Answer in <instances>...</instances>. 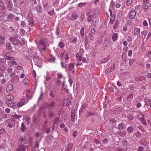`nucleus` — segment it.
Here are the masks:
<instances>
[{"label": "nucleus", "mask_w": 151, "mask_h": 151, "mask_svg": "<svg viewBox=\"0 0 151 151\" xmlns=\"http://www.w3.org/2000/svg\"><path fill=\"white\" fill-rule=\"evenodd\" d=\"M10 41L15 45H17L20 43V40L15 37H10Z\"/></svg>", "instance_id": "obj_1"}, {"label": "nucleus", "mask_w": 151, "mask_h": 151, "mask_svg": "<svg viewBox=\"0 0 151 151\" xmlns=\"http://www.w3.org/2000/svg\"><path fill=\"white\" fill-rule=\"evenodd\" d=\"M14 17V16L12 14H9L8 16H5L4 17V19L5 20L8 21L13 19Z\"/></svg>", "instance_id": "obj_2"}, {"label": "nucleus", "mask_w": 151, "mask_h": 151, "mask_svg": "<svg viewBox=\"0 0 151 151\" xmlns=\"http://www.w3.org/2000/svg\"><path fill=\"white\" fill-rule=\"evenodd\" d=\"M115 68V63H114L113 65V66L111 67L110 68H107L105 70V73L106 74L109 73L112 71Z\"/></svg>", "instance_id": "obj_3"}, {"label": "nucleus", "mask_w": 151, "mask_h": 151, "mask_svg": "<svg viewBox=\"0 0 151 151\" xmlns=\"http://www.w3.org/2000/svg\"><path fill=\"white\" fill-rule=\"evenodd\" d=\"M136 15V12L134 10H132L129 13V18L132 19L134 18Z\"/></svg>", "instance_id": "obj_4"}, {"label": "nucleus", "mask_w": 151, "mask_h": 151, "mask_svg": "<svg viewBox=\"0 0 151 151\" xmlns=\"http://www.w3.org/2000/svg\"><path fill=\"white\" fill-rule=\"evenodd\" d=\"M13 89V87L11 85H9L6 88V91L8 93H10Z\"/></svg>", "instance_id": "obj_5"}, {"label": "nucleus", "mask_w": 151, "mask_h": 151, "mask_svg": "<svg viewBox=\"0 0 151 151\" xmlns=\"http://www.w3.org/2000/svg\"><path fill=\"white\" fill-rule=\"evenodd\" d=\"M12 54L11 52H8L6 54V59L9 60H13L14 58L11 56Z\"/></svg>", "instance_id": "obj_6"}, {"label": "nucleus", "mask_w": 151, "mask_h": 151, "mask_svg": "<svg viewBox=\"0 0 151 151\" xmlns=\"http://www.w3.org/2000/svg\"><path fill=\"white\" fill-rule=\"evenodd\" d=\"M99 22V18L98 17H95L93 19V24L94 26L98 24Z\"/></svg>", "instance_id": "obj_7"}, {"label": "nucleus", "mask_w": 151, "mask_h": 151, "mask_svg": "<svg viewBox=\"0 0 151 151\" xmlns=\"http://www.w3.org/2000/svg\"><path fill=\"white\" fill-rule=\"evenodd\" d=\"M7 64L9 66H13L14 65H16L17 63L14 61H9L7 62Z\"/></svg>", "instance_id": "obj_8"}, {"label": "nucleus", "mask_w": 151, "mask_h": 151, "mask_svg": "<svg viewBox=\"0 0 151 151\" xmlns=\"http://www.w3.org/2000/svg\"><path fill=\"white\" fill-rule=\"evenodd\" d=\"M109 11L110 12V14L111 16V18L110 20V23L111 24H112L114 21V19L115 18L114 16L112 15V13L111 12V11L110 9H109Z\"/></svg>", "instance_id": "obj_9"}, {"label": "nucleus", "mask_w": 151, "mask_h": 151, "mask_svg": "<svg viewBox=\"0 0 151 151\" xmlns=\"http://www.w3.org/2000/svg\"><path fill=\"white\" fill-rule=\"evenodd\" d=\"M140 32V30L139 28L135 27L134 30V34L136 35L139 34Z\"/></svg>", "instance_id": "obj_10"}, {"label": "nucleus", "mask_w": 151, "mask_h": 151, "mask_svg": "<svg viewBox=\"0 0 151 151\" xmlns=\"http://www.w3.org/2000/svg\"><path fill=\"white\" fill-rule=\"evenodd\" d=\"M127 134V132L126 131H120L118 132V134L122 137L125 136Z\"/></svg>", "instance_id": "obj_11"}, {"label": "nucleus", "mask_w": 151, "mask_h": 151, "mask_svg": "<svg viewBox=\"0 0 151 151\" xmlns=\"http://www.w3.org/2000/svg\"><path fill=\"white\" fill-rule=\"evenodd\" d=\"M19 147V148L17 149V151H25V148L23 145H20Z\"/></svg>", "instance_id": "obj_12"}, {"label": "nucleus", "mask_w": 151, "mask_h": 151, "mask_svg": "<svg viewBox=\"0 0 151 151\" xmlns=\"http://www.w3.org/2000/svg\"><path fill=\"white\" fill-rule=\"evenodd\" d=\"M118 34L116 33H114L112 36V40L114 42L116 41L117 39Z\"/></svg>", "instance_id": "obj_13"}, {"label": "nucleus", "mask_w": 151, "mask_h": 151, "mask_svg": "<svg viewBox=\"0 0 151 151\" xmlns=\"http://www.w3.org/2000/svg\"><path fill=\"white\" fill-rule=\"evenodd\" d=\"M5 37L4 36L0 35V44H2L5 42Z\"/></svg>", "instance_id": "obj_14"}, {"label": "nucleus", "mask_w": 151, "mask_h": 151, "mask_svg": "<svg viewBox=\"0 0 151 151\" xmlns=\"http://www.w3.org/2000/svg\"><path fill=\"white\" fill-rule=\"evenodd\" d=\"M144 100L145 104L147 105H149L151 104V99H144Z\"/></svg>", "instance_id": "obj_15"}, {"label": "nucleus", "mask_w": 151, "mask_h": 151, "mask_svg": "<svg viewBox=\"0 0 151 151\" xmlns=\"http://www.w3.org/2000/svg\"><path fill=\"white\" fill-rule=\"evenodd\" d=\"M84 52V50L82 49H81L79 50V52L76 55V57H78L79 56L82 55Z\"/></svg>", "instance_id": "obj_16"}, {"label": "nucleus", "mask_w": 151, "mask_h": 151, "mask_svg": "<svg viewBox=\"0 0 151 151\" xmlns=\"http://www.w3.org/2000/svg\"><path fill=\"white\" fill-rule=\"evenodd\" d=\"M73 144L72 143H69L67 147V149L65 151H69L72 147Z\"/></svg>", "instance_id": "obj_17"}, {"label": "nucleus", "mask_w": 151, "mask_h": 151, "mask_svg": "<svg viewBox=\"0 0 151 151\" xmlns=\"http://www.w3.org/2000/svg\"><path fill=\"white\" fill-rule=\"evenodd\" d=\"M91 14V12H88L86 13L87 15L88 16L87 18V20L88 22H90L91 21L92 19V15Z\"/></svg>", "instance_id": "obj_18"}, {"label": "nucleus", "mask_w": 151, "mask_h": 151, "mask_svg": "<svg viewBox=\"0 0 151 151\" xmlns=\"http://www.w3.org/2000/svg\"><path fill=\"white\" fill-rule=\"evenodd\" d=\"M118 127L119 130H122L124 128V125L123 123H120L118 124Z\"/></svg>", "instance_id": "obj_19"}, {"label": "nucleus", "mask_w": 151, "mask_h": 151, "mask_svg": "<svg viewBox=\"0 0 151 151\" xmlns=\"http://www.w3.org/2000/svg\"><path fill=\"white\" fill-rule=\"evenodd\" d=\"M63 77V75L61 73L58 72L57 73V79H59L62 78Z\"/></svg>", "instance_id": "obj_20"}, {"label": "nucleus", "mask_w": 151, "mask_h": 151, "mask_svg": "<svg viewBox=\"0 0 151 151\" xmlns=\"http://www.w3.org/2000/svg\"><path fill=\"white\" fill-rule=\"evenodd\" d=\"M8 6L7 8L8 9L9 11H11L13 7V4L12 3L7 4Z\"/></svg>", "instance_id": "obj_21"}, {"label": "nucleus", "mask_w": 151, "mask_h": 151, "mask_svg": "<svg viewBox=\"0 0 151 151\" xmlns=\"http://www.w3.org/2000/svg\"><path fill=\"white\" fill-rule=\"evenodd\" d=\"M12 117H13L14 118H16V119H20L22 118V116L20 115H17V114H15V115H12Z\"/></svg>", "instance_id": "obj_22"}, {"label": "nucleus", "mask_w": 151, "mask_h": 151, "mask_svg": "<svg viewBox=\"0 0 151 151\" xmlns=\"http://www.w3.org/2000/svg\"><path fill=\"white\" fill-rule=\"evenodd\" d=\"M55 105V102L54 101H52L47 106L48 108H52Z\"/></svg>", "instance_id": "obj_23"}, {"label": "nucleus", "mask_w": 151, "mask_h": 151, "mask_svg": "<svg viewBox=\"0 0 151 151\" xmlns=\"http://www.w3.org/2000/svg\"><path fill=\"white\" fill-rule=\"evenodd\" d=\"M127 130L128 132L131 133L133 130V128L132 126H129L127 129Z\"/></svg>", "instance_id": "obj_24"}, {"label": "nucleus", "mask_w": 151, "mask_h": 151, "mask_svg": "<svg viewBox=\"0 0 151 151\" xmlns=\"http://www.w3.org/2000/svg\"><path fill=\"white\" fill-rule=\"evenodd\" d=\"M6 98L9 101L13 100L14 99L13 96L11 95H9L7 96Z\"/></svg>", "instance_id": "obj_25"}, {"label": "nucleus", "mask_w": 151, "mask_h": 151, "mask_svg": "<svg viewBox=\"0 0 151 151\" xmlns=\"http://www.w3.org/2000/svg\"><path fill=\"white\" fill-rule=\"evenodd\" d=\"M86 4V3L85 2L84 3H80L78 4V6L80 7H82L85 6Z\"/></svg>", "instance_id": "obj_26"}, {"label": "nucleus", "mask_w": 151, "mask_h": 151, "mask_svg": "<svg viewBox=\"0 0 151 151\" xmlns=\"http://www.w3.org/2000/svg\"><path fill=\"white\" fill-rule=\"evenodd\" d=\"M74 68V65L72 63H71L69 65V68L70 70H72Z\"/></svg>", "instance_id": "obj_27"}, {"label": "nucleus", "mask_w": 151, "mask_h": 151, "mask_svg": "<svg viewBox=\"0 0 151 151\" xmlns=\"http://www.w3.org/2000/svg\"><path fill=\"white\" fill-rule=\"evenodd\" d=\"M6 69L4 65H0V70L2 71H4Z\"/></svg>", "instance_id": "obj_28"}, {"label": "nucleus", "mask_w": 151, "mask_h": 151, "mask_svg": "<svg viewBox=\"0 0 151 151\" xmlns=\"http://www.w3.org/2000/svg\"><path fill=\"white\" fill-rule=\"evenodd\" d=\"M71 40H72V42L73 43H76V40L77 38L76 37H73L71 38Z\"/></svg>", "instance_id": "obj_29"}, {"label": "nucleus", "mask_w": 151, "mask_h": 151, "mask_svg": "<svg viewBox=\"0 0 151 151\" xmlns=\"http://www.w3.org/2000/svg\"><path fill=\"white\" fill-rule=\"evenodd\" d=\"M25 128V126L23 123H22L21 124V129H22V132H24Z\"/></svg>", "instance_id": "obj_30"}, {"label": "nucleus", "mask_w": 151, "mask_h": 151, "mask_svg": "<svg viewBox=\"0 0 151 151\" xmlns=\"http://www.w3.org/2000/svg\"><path fill=\"white\" fill-rule=\"evenodd\" d=\"M78 16L76 15L73 14L70 17V19H76L77 18Z\"/></svg>", "instance_id": "obj_31"}, {"label": "nucleus", "mask_w": 151, "mask_h": 151, "mask_svg": "<svg viewBox=\"0 0 151 151\" xmlns=\"http://www.w3.org/2000/svg\"><path fill=\"white\" fill-rule=\"evenodd\" d=\"M7 103L8 104V106L10 107L13 108L15 106L14 104L13 103H8V102H7Z\"/></svg>", "instance_id": "obj_32"}, {"label": "nucleus", "mask_w": 151, "mask_h": 151, "mask_svg": "<svg viewBox=\"0 0 151 151\" xmlns=\"http://www.w3.org/2000/svg\"><path fill=\"white\" fill-rule=\"evenodd\" d=\"M28 24L30 26H33L34 22L33 20L31 19L29 20Z\"/></svg>", "instance_id": "obj_33"}, {"label": "nucleus", "mask_w": 151, "mask_h": 151, "mask_svg": "<svg viewBox=\"0 0 151 151\" xmlns=\"http://www.w3.org/2000/svg\"><path fill=\"white\" fill-rule=\"evenodd\" d=\"M144 9L145 10H146L148 9V4H143Z\"/></svg>", "instance_id": "obj_34"}, {"label": "nucleus", "mask_w": 151, "mask_h": 151, "mask_svg": "<svg viewBox=\"0 0 151 151\" xmlns=\"http://www.w3.org/2000/svg\"><path fill=\"white\" fill-rule=\"evenodd\" d=\"M64 46V44L63 42H60L58 44V46L60 48H62Z\"/></svg>", "instance_id": "obj_35"}, {"label": "nucleus", "mask_w": 151, "mask_h": 151, "mask_svg": "<svg viewBox=\"0 0 151 151\" xmlns=\"http://www.w3.org/2000/svg\"><path fill=\"white\" fill-rule=\"evenodd\" d=\"M24 104V103L23 102H20L17 104V106L21 107Z\"/></svg>", "instance_id": "obj_36"}, {"label": "nucleus", "mask_w": 151, "mask_h": 151, "mask_svg": "<svg viewBox=\"0 0 151 151\" xmlns=\"http://www.w3.org/2000/svg\"><path fill=\"white\" fill-rule=\"evenodd\" d=\"M132 2V0H127V5L129 6Z\"/></svg>", "instance_id": "obj_37"}, {"label": "nucleus", "mask_w": 151, "mask_h": 151, "mask_svg": "<svg viewBox=\"0 0 151 151\" xmlns=\"http://www.w3.org/2000/svg\"><path fill=\"white\" fill-rule=\"evenodd\" d=\"M64 58L66 62L68 61L69 58V57L68 56V55L67 54H65V56L64 57Z\"/></svg>", "instance_id": "obj_38"}, {"label": "nucleus", "mask_w": 151, "mask_h": 151, "mask_svg": "<svg viewBox=\"0 0 151 151\" xmlns=\"http://www.w3.org/2000/svg\"><path fill=\"white\" fill-rule=\"evenodd\" d=\"M6 61V59L5 58H0V62L1 63H4Z\"/></svg>", "instance_id": "obj_39"}, {"label": "nucleus", "mask_w": 151, "mask_h": 151, "mask_svg": "<svg viewBox=\"0 0 151 151\" xmlns=\"http://www.w3.org/2000/svg\"><path fill=\"white\" fill-rule=\"evenodd\" d=\"M144 148L142 146H140L138 148L137 151H143L144 150Z\"/></svg>", "instance_id": "obj_40"}, {"label": "nucleus", "mask_w": 151, "mask_h": 151, "mask_svg": "<svg viewBox=\"0 0 151 151\" xmlns=\"http://www.w3.org/2000/svg\"><path fill=\"white\" fill-rule=\"evenodd\" d=\"M127 40L128 42H130L132 40V38L131 36H129L127 38Z\"/></svg>", "instance_id": "obj_41"}, {"label": "nucleus", "mask_w": 151, "mask_h": 151, "mask_svg": "<svg viewBox=\"0 0 151 151\" xmlns=\"http://www.w3.org/2000/svg\"><path fill=\"white\" fill-rule=\"evenodd\" d=\"M5 132V129L4 128H1L0 129V135L3 134Z\"/></svg>", "instance_id": "obj_42"}, {"label": "nucleus", "mask_w": 151, "mask_h": 151, "mask_svg": "<svg viewBox=\"0 0 151 151\" xmlns=\"http://www.w3.org/2000/svg\"><path fill=\"white\" fill-rule=\"evenodd\" d=\"M28 83V80L27 79H25L23 81V83L25 84H27Z\"/></svg>", "instance_id": "obj_43"}, {"label": "nucleus", "mask_w": 151, "mask_h": 151, "mask_svg": "<svg viewBox=\"0 0 151 151\" xmlns=\"http://www.w3.org/2000/svg\"><path fill=\"white\" fill-rule=\"evenodd\" d=\"M37 8H38L39 9V10H37V12H39V13H40L41 12V11H40V10L41 9V8H42V7H41V6H37Z\"/></svg>", "instance_id": "obj_44"}, {"label": "nucleus", "mask_w": 151, "mask_h": 151, "mask_svg": "<svg viewBox=\"0 0 151 151\" xmlns=\"http://www.w3.org/2000/svg\"><path fill=\"white\" fill-rule=\"evenodd\" d=\"M129 65L131 66L134 63V61L133 60H131L129 61Z\"/></svg>", "instance_id": "obj_45"}, {"label": "nucleus", "mask_w": 151, "mask_h": 151, "mask_svg": "<svg viewBox=\"0 0 151 151\" xmlns=\"http://www.w3.org/2000/svg\"><path fill=\"white\" fill-rule=\"evenodd\" d=\"M71 118L73 121L75 119V114H74L72 113L71 114Z\"/></svg>", "instance_id": "obj_46"}, {"label": "nucleus", "mask_w": 151, "mask_h": 151, "mask_svg": "<svg viewBox=\"0 0 151 151\" xmlns=\"http://www.w3.org/2000/svg\"><path fill=\"white\" fill-rule=\"evenodd\" d=\"M12 70V69L11 68H9L7 69V72L8 73H11Z\"/></svg>", "instance_id": "obj_47"}, {"label": "nucleus", "mask_w": 151, "mask_h": 151, "mask_svg": "<svg viewBox=\"0 0 151 151\" xmlns=\"http://www.w3.org/2000/svg\"><path fill=\"white\" fill-rule=\"evenodd\" d=\"M128 117L130 120H132L133 119V116L130 114L128 115Z\"/></svg>", "instance_id": "obj_48"}, {"label": "nucleus", "mask_w": 151, "mask_h": 151, "mask_svg": "<svg viewBox=\"0 0 151 151\" xmlns=\"http://www.w3.org/2000/svg\"><path fill=\"white\" fill-rule=\"evenodd\" d=\"M5 111L6 113H9L10 112V109L9 108H6L5 109Z\"/></svg>", "instance_id": "obj_49"}, {"label": "nucleus", "mask_w": 151, "mask_h": 151, "mask_svg": "<svg viewBox=\"0 0 151 151\" xmlns=\"http://www.w3.org/2000/svg\"><path fill=\"white\" fill-rule=\"evenodd\" d=\"M6 46L8 47V49H11V44L9 43H8L6 44Z\"/></svg>", "instance_id": "obj_50"}, {"label": "nucleus", "mask_w": 151, "mask_h": 151, "mask_svg": "<svg viewBox=\"0 0 151 151\" xmlns=\"http://www.w3.org/2000/svg\"><path fill=\"white\" fill-rule=\"evenodd\" d=\"M66 106H68L69 105L70 103V101L69 99H67L66 101Z\"/></svg>", "instance_id": "obj_51"}, {"label": "nucleus", "mask_w": 151, "mask_h": 151, "mask_svg": "<svg viewBox=\"0 0 151 151\" xmlns=\"http://www.w3.org/2000/svg\"><path fill=\"white\" fill-rule=\"evenodd\" d=\"M143 24L145 26H147L148 25V23L146 20H144L143 22Z\"/></svg>", "instance_id": "obj_52"}, {"label": "nucleus", "mask_w": 151, "mask_h": 151, "mask_svg": "<svg viewBox=\"0 0 151 151\" xmlns=\"http://www.w3.org/2000/svg\"><path fill=\"white\" fill-rule=\"evenodd\" d=\"M61 83V81L60 80V79H57V80L56 81V84L58 85H59Z\"/></svg>", "instance_id": "obj_53"}, {"label": "nucleus", "mask_w": 151, "mask_h": 151, "mask_svg": "<svg viewBox=\"0 0 151 151\" xmlns=\"http://www.w3.org/2000/svg\"><path fill=\"white\" fill-rule=\"evenodd\" d=\"M68 81V82L70 84V85L71 86V85L72 84L73 82V81L72 79L70 78L69 79Z\"/></svg>", "instance_id": "obj_54"}, {"label": "nucleus", "mask_w": 151, "mask_h": 151, "mask_svg": "<svg viewBox=\"0 0 151 151\" xmlns=\"http://www.w3.org/2000/svg\"><path fill=\"white\" fill-rule=\"evenodd\" d=\"M132 51L131 50H129L128 51V55L129 56H131L132 54Z\"/></svg>", "instance_id": "obj_55"}, {"label": "nucleus", "mask_w": 151, "mask_h": 151, "mask_svg": "<svg viewBox=\"0 0 151 151\" xmlns=\"http://www.w3.org/2000/svg\"><path fill=\"white\" fill-rule=\"evenodd\" d=\"M121 4L119 3H117L116 4L115 7L116 8H119L121 6Z\"/></svg>", "instance_id": "obj_56"}, {"label": "nucleus", "mask_w": 151, "mask_h": 151, "mask_svg": "<svg viewBox=\"0 0 151 151\" xmlns=\"http://www.w3.org/2000/svg\"><path fill=\"white\" fill-rule=\"evenodd\" d=\"M147 33V32L145 30H144L142 32L141 34L143 35H146Z\"/></svg>", "instance_id": "obj_57"}, {"label": "nucleus", "mask_w": 151, "mask_h": 151, "mask_svg": "<svg viewBox=\"0 0 151 151\" xmlns=\"http://www.w3.org/2000/svg\"><path fill=\"white\" fill-rule=\"evenodd\" d=\"M39 44L41 45H44V43L43 40L40 41L39 42Z\"/></svg>", "instance_id": "obj_58"}, {"label": "nucleus", "mask_w": 151, "mask_h": 151, "mask_svg": "<svg viewBox=\"0 0 151 151\" xmlns=\"http://www.w3.org/2000/svg\"><path fill=\"white\" fill-rule=\"evenodd\" d=\"M77 134V131H75L73 132V135L74 137H75Z\"/></svg>", "instance_id": "obj_59"}, {"label": "nucleus", "mask_w": 151, "mask_h": 151, "mask_svg": "<svg viewBox=\"0 0 151 151\" xmlns=\"http://www.w3.org/2000/svg\"><path fill=\"white\" fill-rule=\"evenodd\" d=\"M59 119L58 118H56L53 121V123H54V124H55L57 122L58 120Z\"/></svg>", "instance_id": "obj_60"}, {"label": "nucleus", "mask_w": 151, "mask_h": 151, "mask_svg": "<svg viewBox=\"0 0 151 151\" xmlns=\"http://www.w3.org/2000/svg\"><path fill=\"white\" fill-rule=\"evenodd\" d=\"M141 104L140 103H138L137 104V106L138 108H139L141 106Z\"/></svg>", "instance_id": "obj_61"}, {"label": "nucleus", "mask_w": 151, "mask_h": 151, "mask_svg": "<svg viewBox=\"0 0 151 151\" xmlns=\"http://www.w3.org/2000/svg\"><path fill=\"white\" fill-rule=\"evenodd\" d=\"M77 57L78 58V60L81 61L82 60V55L79 56H78V57Z\"/></svg>", "instance_id": "obj_62"}, {"label": "nucleus", "mask_w": 151, "mask_h": 151, "mask_svg": "<svg viewBox=\"0 0 151 151\" xmlns=\"http://www.w3.org/2000/svg\"><path fill=\"white\" fill-rule=\"evenodd\" d=\"M143 4H148L149 2L148 0H143Z\"/></svg>", "instance_id": "obj_63"}, {"label": "nucleus", "mask_w": 151, "mask_h": 151, "mask_svg": "<svg viewBox=\"0 0 151 151\" xmlns=\"http://www.w3.org/2000/svg\"><path fill=\"white\" fill-rule=\"evenodd\" d=\"M147 76L149 78H151V73H148L147 75Z\"/></svg>", "instance_id": "obj_64"}]
</instances>
